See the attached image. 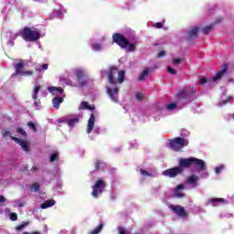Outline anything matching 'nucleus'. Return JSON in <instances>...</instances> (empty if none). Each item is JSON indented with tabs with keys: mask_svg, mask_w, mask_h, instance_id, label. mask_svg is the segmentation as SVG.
<instances>
[{
	"mask_svg": "<svg viewBox=\"0 0 234 234\" xmlns=\"http://www.w3.org/2000/svg\"><path fill=\"white\" fill-rule=\"evenodd\" d=\"M118 231H119V234H126L125 228L123 227H119Z\"/></svg>",
	"mask_w": 234,
	"mask_h": 234,
	"instance_id": "obj_45",
	"label": "nucleus"
},
{
	"mask_svg": "<svg viewBox=\"0 0 234 234\" xmlns=\"http://www.w3.org/2000/svg\"><path fill=\"white\" fill-rule=\"evenodd\" d=\"M48 64H38L36 66L35 70H37V72H43L45 70H48Z\"/></svg>",
	"mask_w": 234,
	"mask_h": 234,
	"instance_id": "obj_24",
	"label": "nucleus"
},
{
	"mask_svg": "<svg viewBox=\"0 0 234 234\" xmlns=\"http://www.w3.org/2000/svg\"><path fill=\"white\" fill-rule=\"evenodd\" d=\"M17 133H19V134H22V136H27V133L22 128H18Z\"/></svg>",
	"mask_w": 234,
	"mask_h": 234,
	"instance_id": "obj_44",
	"label": "nucleus"
},
{
	"mask_svg": "<svg viewBox=\"0 0 234 234\" xmlns=\"http://www.w3.org/2000/svg\"><path fill=\"white\" fill-rule=\"evenodd\" d=\"M41 90V86L38 85L37 83L35 84L34 89H33V94H32V99L35 101L34 105L35 107H39L41 105V102L37 100V93Z\"/></svg>",
	"mask_w": 234,
	"mask_h": 234,
	"instance_id": "obj_14",
	"label": "nucleus"
},
{
	"mask_svg": "<svg viewBox=\"0 0 234 234\" xmlns=\"http://www.w3.org/2000/svg\"><path fill=\"white\" fill-rule=\"evenodd\" d=\"M173 63L174 65H180V63H182V58H173Z\"/></svg>",
	"mask_w": 234,
	"mask_h": 234,
	"instance_id": "obj_42",
	"label": "nucleus"
},
{
	"mask_svg": "<svg viewBox=\"0 0 234 234\" xmlns=\"http://www.w3.org/2000/svg\"><path fill=\"white\" fill-rule=\"evenodd\" d=\"M124 78L125 71H118V69L116 68H112L108 73V80L111 85H116V83H123Z\"/></svg>",
	"mask_w": 234,
	"mask_h": 234,
	"instance_id": "obj_4",
	"label": "nucleus"
},
{
	"mask_svg": "<svg viewBox=\"0 0 234 234\" xmlns=\"http://www.w3.org/2000/svg\"><path fill=\"white\" fill-rule=\"evenodd\" d=\"M23 234H30V232H24Z\"/></svg>",
	"mask_w": 234,
	"mask_h": 234,
	"instance_id": "obj_56",
	"label": "nucleus"
},
{
	"mask_svg": "<svg viewBox=\"0 0 234 234\" xmlns=\"http://www.w3.org/2000/svg\"><path fill=\"white\" fill-rule=\"evenodd\" d=\"M93 132L96 133L97 134H100V128H94Z\"/></svg>",
	"mask_w": 234,
	"mask_h": 234,
	"instance_id": "obj_51",
	"label": "nucleus"
},
{
	"mask_svg": "<svg viewBox=\"0 0 234 234\" xmlns=\"http://www.w3.org/2000/svg\"><path fill=\"white\" fill-rule=\"evenodd\" d=\"M12 140H14L16 144H19V145L22 147L23 151L26 153H28L30 144L27 141H21L18 138L11 137Z\"/></svg>",
	"mask_w": 234,
	"mask_h": 234,
	"instance_id": "obj_16",
	"label": "nucleus"
},
{
	"mask_svg": "<svg viewBox=\"0 0 234 234\" xmlns=\"http://www.w3.org/2000/svg\"><path fill=\"white\" fill-rule=\"evenodd\" d=\"M166 109H167V111H175V109H176V103L172 102V103L166 105Z\"/></svg>",
	"mask_w": 234,
	"mask_h": 234,
	"instance_id": "obj_34",
	"label": "nucleus"
},
{
	"mask_svg": "<svg viewBox=\"0 0 234 234\" xmlns=\"http://www.w3.org/2000/svg\"><path fill=\"white\" fill-rule=\"evenodd\" d=\"M15 207H24L25 206V200L23 199H16L14 201Z\"/></svg>",
	"mask_w": 234,
	"mask_h": 234,
	"instance_id": "obj_27",
	"label": "nucleus"
},
{
	"mask_svg": "<svg viewBox=\"0 0 234 234\" xmlns=\"http://www.w3.org/2000/svg\"><path fill=\"white\" fill-rule=\"evenodd\" d=\"M4 134H5V136H8L9 133L5 132Z\"/></svg>",
	"mask_w": 234,
	"mask_h": 234,
	"instance_id": "obj_54",
	"label": "nucleus"
},
{
	"mask_svg": "<svg viewBox=\"0 0 234 234\" xmlns=\"http://www.w3.org/2000/svg\"><path fill=\"white\" fill-rule=\"evenodd\" d=\"M48 90L53 96H58V94H63V89L58 87H48Z\"/></svg>",
	"mask_w": 234,
	"mask_h": 234,
	"instance_id": "obj_20",
	"label": "nucleus"
},
{
	"mask_svg": "<svg viewBox=\"0 0 234 234\" xmlns=\"http://www.w3.org/2000/svg\"><path fill=\"white\" fill-rule=\"evenodd\" d=\"M25 226H27V224H22V225H19L16 228V231H21V229H23V228H25Z\"/></svg>",
	"mask_w": 234,
	"mask_h": 234,
	"instance_id": "obj_47",
	"label": "nucleus"
},
{
	"mask_svg": "<svg viewBox=\"0 0 234 234\" xmlns=\"http://www.w3.org/2000/svg\"><path fill=\"white\" fill-rule=\"evenodd\" d=\"M15 73L12 75V78L16 76H32L34 71L32 70H25V63L21 60L18 63L15 64Z\"/></svg>",
	"mask_w": 234,
	"mask_h": 234,
	"instance_id": "obj_9",
	"label": "nucleus"
},
{
	"mask_svg": "<svg viewBox=\"0 0 234 234\" xmlns=\"http://www.w3.org/2000/svg\"><path fill=\"white\" fill-rule=\"evenodd\" d=\"M154 120H155L156 122H158L159 118L154 117Z\"/></svg>",
	"mask_w": 234,
	"mask_h": 234,
	"instance_id": "obj_55",
	"label": "nucleus"
},
{
	"mask_svg": "<svg viewBox=\"0 0 234 234\" xmlns=\"http://www.w3.org/2000/svg\"><path fill=\"white\" fill-rule=\"evenodd\" d=\"M211 31V26H207L203 28V34H209Z\"/></svg>",
	"mask_w": 234,
	"mask_h": 234,
	"instance_id": "obj_41",
	"label": "nucleus"
},
{
	"mask_svg": "<svg viewBox=\"0 0 234 234\" xmlns=\"http://www.w3.org/2000/svg\"><path fill=\"white\" fill-rule=\"evenodd\" d=\"M184 185L177 186L176 189V197H177V198H182L184 197V193H182V191H184Z\"/></svg>",
	"mask_w": 234,
	"mask_h": 234,
	"instance_id": "obj_23",
	"label": "nucleus"
},
{
	"mask_svg": "<svg viewBox=\"0 0 234 234\" xmlns=\"http://www.w3.org/2000/svg\"><path fill=\"white\" fill-rule=\"evenodd\" d=\"M75 76L77 77L78 83L72 82L69 79H65L63 77L59 78L60 83L65 85H69V87H85V85H89V76L87 75V70L82 68H78L73 70Z\"/></svg>",
	"mask_w": 234,
	"mask_h": 234,
	"instance_id": "obj_1",
	"label": "nucleus"
},
{
	"mask_svg": "<svg viewBox=\"0 0 234 234\" xmlns=\"http://www.w3.org/2000/svg\"><path fill=\"white\" fill-rule=\"evenodd\" d=\"M198 180V176L193 175V176H190L187 179H186V182L187 184H195V182H197Z\"/></svg>",
	"mask_w": 234,
	"mask_h": 234,
	"instance_id": "obj_28",
	"label": "nucleus"
},
{
	"mask_svg": "<svg viewBox=\"0 0 234 234\" xmlns=\"http://www.w3.org/2000/svg\"><path fill=\"white\" fill-rule=\"evenodd\" d=\"M118 92L119 89L117 87H107V94L113 103H118Z\"/></svg>",
	"mask_w": 234,
	"mask_h": 234,
	"instance_id": "obj_13",
	"label": "nucleus"
},
{
	"mask_svg": "<svg viewBox=\"0 0 234 234\" xmlns=\"http://www.w3.org/2000/svg\"><path fill=\"white\" fill-rule=\"evenodd\" d=\"M197 37H198V27H193L186 32V38L191 40L197 39Z\"/></svg>",
	"mask_w": 234,
	"mask_h": 234,
	"instance_id": "obj_15",
	"label": "nucleus"
},
{
	"mask_svg": "<svg viewBox=\"0 0 234 234\" xmlns=\"http://www.w3.org/2000/svg\"><path fill=\"white\" fill-rule=\"evenodd\" d=\"M59 158V153L55 152L50 155L49 162H56Z\"/></svg>",
	"mask_w": 234,
	"mask_h": 234,
	"instance_id": "obj_30",
	"label": "nucleus"
},
{
	"mask_svg": "<svg viewBox=\"0 0 234 234\" xmlns=\"http://www.w3.org/2000/svg\"><path fill=\"white\" fill-rule=\"evenodd\" d=\"M164 56H165V50H161L157 53V58H164Z\"/></svg>",
	"mask_w": 234,
	"mask_h": 234,
	"instance_id": "obj_46",
	"label": "nucleus"
},
{
	"mask_svg": "<svg viewBox=\"0 0 234 234\" xmlns=\"http://www.w3.org/2000/svg\"><path fill=\"white\" fill-rule=\"evenodd\" d=\"M184 167H186V166H181L179 165V166H177V167H173V168L165 170L162 173V175L164 176H168V178H175V177L178 176V175H182V173L184 172Z\"/></svg>",
	"mask_w": 234,
	"mask_h": 234,
	"instance_id": "obj_10",
	"label": "nucleus"
},
{
	"mask_svg": "<svg viewBox=\"0 0 234 234\" xmlns=\"http://www.w3.org/2000/svg\"><path fill=\"white\" fill-rule=\"evenodd\" d=\"M135 98L139 101H142V100H145V94L142 93V92H139V93L135 94Z\"/></svg>",
	"mask_w": 234,
	"mask_h": 234,
	"instance_id": "obj_32",
	"label": "nucleus"
},
{
	"mask_svg": "<svg viewBox=\"0 0 234 234\" xmlns=\"http://www.w3.org/2000/svg\"><path fill=\"white\" fill-rule=\"evenodd\" d=\"M22 37L25 41H37L41 37V34L37 29H32L30 27H26L22 31Z\"/></svg>",
	"mask_w": 234,
	"mask_h": 234,
	"instance_id": "obj_6",
	"label": "nucleus"
},
{
	"mask_svg": "<svg viewBox=\"0 0 234 234\" xmlns=\"http://www.w3.org/2000/svg\"><path fill=\"white\" fill-rule=\"evenodd\" d=\"M179 165L181 167H191V165H194V167H197V173L206 171V169H207L206 162L197 157L181 158L179 159Z\"/></svg>",
	"mask_w": 234,
	"mask_h": 234,
	"instance_id": "obj_2",
	"label": "nucleus"
},
{
	"mask_svg": "<svg viewBox=\"0 0 234 234\" xmlns=\"http://www.w3.org/2000/svg\"><path fill=\"white\" fill-rule=\"evenodd\" d=\"M95 122H96V117L94 116V113H91L88 121V128H87L88 134H90L92 133V130L94 129Z\"/></svg>",
	"mask_w": 234,
	"mask_h": 234,
	"instance_id": "obj_17",
	"label": "nucleus"
},
{
	"mask_svg": "<svg viewBox=\"0 0 234 234\" xmlns=\"http://www.w3.org/2000/svg\"><path fill=\"white\" fill-rule=\"evenodd\" d=\"M91 48H92V50H94L95 52H100V50H101L102 48L101 44H98V43L93 44Z\"/></svg>",
	"mask_w": 234,
	"mask_h": 234,
	"instance_id": "obj_31",
	"label": "nucleus"
},
{
	"mask_svg": "<svg viewBox=\"0 0 234 234\" xmlns=\"http://www.w3.org/2000/svg\"><path fill=\"white\" fill-rule=\"evenodd\" d=\"M227 71H228V64H223L221 66V69L218 73H216V75L212 79L207 80L206 78H202L200 80V85L208 83L210 87H213L215 83H218V81H220V80L222 79V76H224V74H226Z\"/></svg>",
	"mask_w": 234,
	"mask_h": 234,
	"instance_id": "obj_5",
	"label": "nucleus"
},
{
	"mask_svg": "<svg viewBox=\"0 0 234 234\" xmlns=\"http://www.w3.org/2000/svg\"><path fill=\"white\" fill-rule=\"evenodd\" d=\"M103 167H105V163L101 161H98L96 163V169H103Z\"/></svg>",
	"mask_w": 234,
	"mask_h": 234,
	"instance_id": "obj_36",
	"label": "nucleus"
},
{
	"mask_svg": "<svg viewBox=\"0 0 234 234\" xmlns=\"http://www.w3.org/2000/svg\"><path fill=\"white\" fill-rule=\"evenodd\" d=\"M231 100H233L231 97H229L227 101H222L221 102L218 103L219 107H222L223 105H226L228 103V101H231Z\"/></svg>",
	"mask_w": 234,
	"mask_h": 234,
	"instance_id": "obj_40",
	"label": "nucleus"
},
{
	"mask_svg": "<svg viewBox=\"0 0 234 234\" xmlns=\"http://www.w3.org/2000/svg\"><path fill=\"white\" fill-rule=\"evenodd\" d=\"M10 219L13 220V221L17 220V214H16V213H11V214H10Z\"/></svg>",
	"mask_w": 234,
	"mask_h": 234,
	"instance_id": "obj_43",
	"label": "nucleus"
},
{
	"mask_svg": "<svg viewBox=\"0 0 234 234\" xmlns=\"http://www.w3.org/2000/svg\"><path fill=\"white\" fill-rule=\"evenodd\" d=\"M162 27H164V24L158 22L155 24V28H162Z\"/></svg>",
	"mask_w": 234,
	"mask_h": 234,
	"instance_id": "obj_50",
	"label": "nucleus"
},
{
	"mask_svg": "<svg viewBox=\"0 0 234 234\" xmlns=\"http://www.w3.org/2000/svg\"><path fill=\"white\" fill-rule=\"evenodd\" d=\"M14 37H15V38H16V37H17V36H16V35H14Z\"/></svg>",
	"mask_w": 234,
	"mask_h": 234,
	"instance_id": "obj_57",
	"label": "nucleus"
},
{
	"mask_svg": "<svg viewBox=\"0 0 234 234\" xmlns=\"http://www.w3.org/2000/svg\"><path fill=\"white\" fill-rule=\"evenodd\" d=\"M37 167H36V166L32 167V171H37Z\"/></svg>",
	"mask_w": 234,
	"mask_h": 234,
	"instance_id": "obj_52",
	"label": "nucleus"
},
{
	"mask_svg": "<svg viewBox=\"0 0 234 234\" xmlns=\"http://www.w3.org/2000/svg\"><path fill=\"white\" fill-rule=\"evenodd\" d=\"M215 202H226V199L224 198H214V199H209L208 202L207 203V205L208 204H212V206H216L215 205Z\"/></svg>",
	"mask_w": 234,
	"mask_h": 234,
	"instance_id": "obj_29",
	"label": "nucleus"
},
{
	"mask_svg": "<svg viewBox=\"0 0 234 234\" xmlns=\"http://www.w3.org/2000/svg\"><path fill=\"white\" fill-rule=\"evenodd\" d=\"M151 72V69L146 68L144 69L139 75V81H145V80H147V78H149V73Z\"/></svg>",
	"mask_w": 234,
	"mask_h": 234,
	"instance_id": "obj_19",
	"label": "nucleus"
},
{
	"mask_svg": "<svg viewBox=\"0 0 234 234\" xmlns=\"http://www.w3.org/2000/svg\"><path fill=\"white\" fill-rule=\"evenodd\" d=\"M80 120L78 118H72V119H68L67 123L69 127H74L76 123H78Z\"/></svg>",
	"mask_w": 234,
	"mask_h": 234,
	"instance_id": "obj_26",
	"label": "nucleus"
},
{
	"mask_svg": "<svg viewBox=\"0 0 234 234\" xmlns=\"http://www.w3.org/2000/svg\"><path fill=\"white\" fill-rule=\"evenodd\" d=\"M195 90L192 88H186L177 94L178 101L183 103H188L191 100H195Z\"/></svg>",
	"mask_w": 234,
	"mask_h": 234,
	"instance_id": "obj_7",
	"label": "nucleus"
},
{
	"mask_svg": "<svg viewBox=\"0 0 234 234\" xmlns=\"http://www.w3.org/2000/svg\"><path fill=\"white\" fill-rule=\"evenodd\" d=\"M169 144L171 149L174 151H180V149H184V147H186V145L189 144V141L182 137H176V139L170 141Z\"/></svg>",
	"mask_w": 234,
	"mask_h": 234,
	"instance_id": "obj_8",
	"label": "nucleus"
},
{
	"mask_svg": "<svg viewBox=\"0 0 234 234\" xmlns=\"http://www.w3.org/2000/svg\"><path fill=\"white\" fill-rule=\"evenodd\" d=\"M112 39L119 47L125 48L126 52H134L136 50V43L129 42L123 36L118 33L113 35Z\"/></svg>",
	"mask_w": 234,
	"mask_h": 234,
	"instance_id": "obj_3",
	"label": "nucleus"
},
{
	"mask_svg": "<svg viewBox=\"0 0 234 234\" xmlns=\"http://www.w3.org/2000/svg\"><path fill=\"white\" fill-rule=\"evenodd\" d=\"M168 207L169 209L173 210V212L176 213V215L181 217V218H186L187 217V212H186L184 207L181 206L169 205Z\"/></svg>",
	"mask_w": 234,
	"mask_h": 234,
	"instance_id": "obj_12",
	"label": "nucleus"
},
{
	"mask_svg": "<svg viewBox=\"0 0 234 234\" xmlns=\"http://www.w3.org/2000/svg\"><path fill=\"white\" fill-rule=\"evenodd\" d=\"M56 205V200H46L43 202V204L40 205L41 209H48V207H52Z\"/></svg>",
	"mask_w": 234,
	"mask_h": 234,
	"instance_id": "obj_21",
	"label": "nucleus"
},
{
	"mask_svg": "<svg viewBox=\"0 0 234 234\" xmlns=\"http://www.w3.org/2000/svg\"><path fill=\"white\" fill-rule=\"evenodd\" d=\"M5 202H6V198L3 196H0V204H3Z\"/></svg>",
	"mask_w": 234,
	"mask_h": 234,
	"instance_id": "obj_49",
	"label": "nucleus"
},
{
	"mask_svg": "<svg viewBox=\"0 0 234 234\" xmlns=\"http://www.w3.org/2000/svg\"><path fill=\"white\" fill-rule=\"evenodd\" d=\"M27 126L29 129H32L33 133H37V129L36 128V124H34V122H28Z\"/></svg>",
	"mask_w": 234,
	"mask_h": 234,
	"instance_id": "obj_38",
	"label": "nucleus"
},
{
	"mask_svg": "<svg viewBox=\"0 0 234 234\" xmlns=\"http://www.w3.org/2000/svg\"><path fill=\"white\" fill-rule=\"evenodd\" d=\"M102 228H103L102 225L98 226L94 230H92L90 232V234H98V233H100L101 231Z\"/></svg>",
	"mask_w": 234,
	"mask_h": 234,
	"instance_id": "obj_37",
	"label": "nucleus"
},
{
	"mask_svg": "<svg viewBox=\"0 0 234 234\" xmlns=\"http://www.w3.org/2000/svg\"><path fill=\"white\" fill-rule=\"evenodd\" d=\"M29 234H41V233L38 232V231H35V232H32V233H29Z\"/></svg>",
	"mask_w": 234,
	"mask_h": 234,
	"instance_id": "obj_53",
	"label": "nucleus"
},
{
	"mask_svg": "<svg viewBox=\"0 0 234 234\" xmlns=\"http://www.w3.org/2000/svg\"><path fill=\"white\" fill-rule=\"evenodd\" d=\"M54 109H59V104L63 103V97H55L52 101Z\"/></svg>",
	"mask_w": 234,
	"mask_h": 234,
	"instance_id": "obj_22",
	"label": "nucleus"
},
{
	"mask_svg": "<svg viewBox=\"0 0 234 234\" xmlns=\"http://www.w3.org/2000/svg\"><path fill=\"white\" fill-rule=\"evenodd\" d=\"M80 109H81V110L88 109L89 111H94V106L89 105V102H87V101H82L80 103Z\"/></svg>",
	"mask_w": 234,
	"mask_h": 234,
	"instance_id": "obj_25",
	"label": "nucleus"
},
{
	"mask_svg": "<svg viewBox=\"0 0 234 234\" xmlns=\"http://www.w3.org/2000/svg\"><path fill=\"white\" fill-rule=\"evenodd\" d=\"M31 191H34L35 193L39 191V184L35 183L31 186Z\"/></svg>",
	"mask_w": 234,
	"mask_h": 234,
	"instance_id": "obj_35",
	"label": "nucleus"
},
{
	"mask_svg": "<svg viewBox=\"0 0 234 234\" xmlns=\"http://www.w3.org/2000/svg\"><path fill=\"white\" fill-rule=\"evenodd\" d=\"M167 72H168V74H171L172 76L176 75V70L171 67L167 68Z\"/></svg>",
	"mask_w": 234,
	"mask_h": 234,
	"instance_id": "obj_39",
	"label": "nucleus"
},
{
	"mask_svg": "<svg viewBox=\"0 0 234 234\" xmlns=\"http://www.w3.org/2000/svg\"><path fill=\"white\" fill-rule=\"evenodd\" d=\"M55 17H61V11H54Z\"/></svg>",
	"mask_w": 234,
	"mask_h": 234,
	"instance_id": "obj_48",
	"label": "nucleus"
},
{
	"mask_svg": "<svg viewBox=\"0 0 234 234\" xmlns=\"http://www.w3.org/2000/svg\"><path fill=\"white\" fill-rule=\"evenodd\" d=\"M139 172L141 173V175L143 176H150V177H154L156 176L157 173H156V169H153V170H150V171H146V170H144V168H141L139 170Z\"/></svg>",
	"mask_w": 234,
	"mask_h": 234,
	"instance_id": "obj_18",
	"label": "nucleus"
},
{
	"mask_svg": "<svg viewBox=\"0 0 234 234\" xmlns=\"http://www.w3.org/2000/svg\"><path fill=\"white\" fill-rule=\"evenodd\" d=\"M225 165H219V166H217L216 168H215V173H216V175H220V173H221V171H223V169H225Z\"/></svg>",
	"mask_w": 234,
	"mask_h": 234,
	"instance_id": "obj_33",
	"label": "nucleus"
},
{
	"mask_svg": "<svg viewBox=\"0 0 234 234\" xmlns=\"http://www.w3.org/2000/svg\"><path fill=\"white\" fill-rule=\"evenodd\" d=\"M92 189V197L94 198H98V196L101 195V193H103V189H105V182L101 179H99L93 186Z\"/></svg>",
	"mask_w": 234,
	"mask_h": 234,
	"instance_id": "obj_11",
	"label": "nucleus"
}]
</instances>
